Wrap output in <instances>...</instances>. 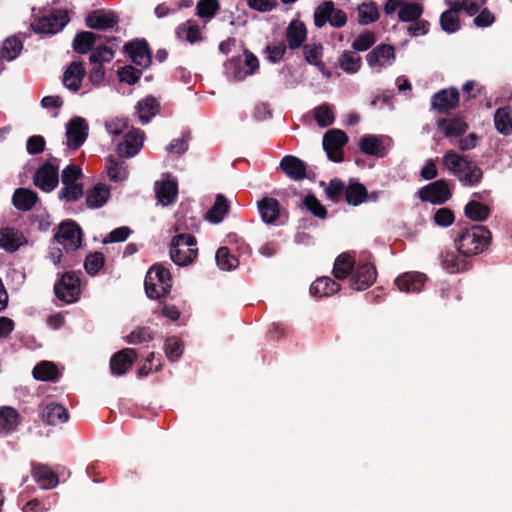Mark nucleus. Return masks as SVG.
<instances>
[{
	"label": "nucleus",
	"mask_w": 512,
	"mask_h": 512,
	"mask_svg": "<svg viewBox=\"0 0 512 512\" xmlns=\"http://www.w3.org/2000/svg\"><path fill=\"white\" fill-rule=\"evenodd\" d=\"M119 23V16L114 11L96 9L87 14L85 24L88 28L106 31L114 28Z\"/></svg>",
	"instance_id": "15"
},
{
	"label": "nucleus",
	"mask_w": 512,
	"mask_h": 512,
	"mask_svg": "<svg viewBox=\"0 0 512 512\" xmlns=\"http://www.w3.org/2000/svg\"><path fill=\"white\" fill-rule=\"evenodd\" d=\"M115 57V50L112 46H96L89 57L91 69L88 79L93 86L100 85L105 78L104 63L111 62Z\"/></svg>",
	"instance_id": "4"
},
{
	"label": "nucleus",
	"mask_w": 512,
	"mask_h": 512,
	"mask_svg": "<svg viewBox=\"0 0 512 512\" xmlns=\"http://www.w3.org/2000/svg\"><path fill=\"white\" fill-rule=\"evenodd\" d=\"M153 336L148 327H140L125 337L128 344H141L152 341Z\"/></svg>",
	"instance_id": "62"
},
{
	"label": "nucleus",
	"mask_w": 512,
	"mask_h": 512,
	"mask_svg": "<svg viewBox=\"0 0 512 512\" xmlns=\"http://www.w3.org/2000/svg\"><path fill=\"white\" fill-rule=\"evenodd\" d=\"M359 23L368 25L379 19V11L374 1L364 2L357 7Z\"/></svg>",
	"instance_id": "48"
},
{
	"label": "nucleus",
	"mask_w": 512,
	"mask_h": 512,
	"mask_svg": "<svg viewBox=\"0 0 512 512\" xmlns=\"http://www.w3.org/2000/svg\"><path fill=\"white\" fill-rule=\"evenodd\" d=\"M438 259L441 267L450 274L463 273L472 268L471 260L450 249L441 250Z\"/></svg>",
	"instance_id": "12"
},
{
	"label": "nucleus",
	"mask_w": 512,
	"mask_h": 512,
	"mask_svg": "<svg viewBox=\"0 0 512 512\" xmlns=\"http://www.w3.org/2000/svg\"><path fill=\"white\" fill-rule=\"evenodd\" d=\"M433 220L440 227H449L454 223L455 216L450 208L442 207L434 213Z\"/></svg>",
	"instance_id": "64"
},
{
	"label": "nucleus",
	"mask_w": 512,
	"mask_h": 512,
	"mask_svg": "<svg viewBox=\"0 0 512 512\" xmlns=\"http://www.w3.org/2000/svg\"><path fill=\"white\" fill-rule=\"evenodd\" d=\"M427 281V276L421 272H405L395 279L398 289L406 293L420 292Z\"/></svg>",
	"instance_id": "22"
},
{
	"label": "nucleus",
	"mask_w": 512,
	"mask_h": 512,
	"mask_svg": "<svg viewBox=\"0 0 512 512\" xmlns=\"http://www.w3.org/2000/svg\"><path fill=\"white\" fill-rule=\"evenodd\" d=\"M334 12V3L332 1H325L316 7L314 11V24L318 28H322L326 23H329L331 14Z\"/></svg>",
	"instance_id": "51"
},
{
	"label": "nucleus",
	"mask_w": 512,
	"mask_h": 512,
	"mask_svg": "<svg viewBox=\"0 0 512 512\" xmlns=\"http://www.w3.org/2000/svg\"><path fill=\"white\" fill-rule=\"evenodd\" d=\"M327 197L333 202H338L342 195L345 194V200L349 205H352V179L349 180L348 185L338 178L331 179L325 189Z\"/></svg>",
	"instance_id": "26"
},
{
	"label": "nucleus",
	"mask_w": 512,
	"mask_h": 512,
	"mask_svg": "<svg viewBox=\"0 0 512 512\" xmlns=\"http://www.w3.org/2000/svg\"><path fill=\"white\" fill-rule=\"evenodd\" d=\"M460 94L457 88L450 87L436 92L431 98V107L439 113H448L459 103Z\"/></svg>",
	"instance_id": "17"
},
{
	"label": "nucleus",
	"mask_w": 512,
	"mask_h": 512,
	"mask_svg": "<svg viewBox=\"0 0 512 512\" xmlns=\"http://www.w3.org/2000/svg\"><path fill=\"white\" fill-rule=\"evenodd\" d=\"M33 182L36 187L44 192H52L59 183L58 165L50 162L44 163L39 167L33 177Z\"/></svg>",
	"instance_id": "14"
},
{
	"label": "nucleus",
	"mask_w": 512,
	"mask_h": 512,
	"mask_svg": "<svg viewBox=\"0 0 512 512\" xmlns=\"http://www.w3.org/2000/svg\"><path fill=\"white\" fill-rule=\"evenodd\" d=\"M89 126L82 117L72 118L66 125L67 146L75 151L79 149L88 137Z\"/></svg>",
	"instance_id": "13"
},
{
	"label": "nucleus",
	"mask_w": 512,
	"mask_h": 512,
	"mask_svg": "<svg viewBox=\"0 0 512 512\" xmlns=\"http://www.w3.org/2000/svg\"><path fill=\"white\" fill-rule=\"evenodd\" d=\"M148 298L157 300L167 296L172 288V276L166 267L154 264L147 272L144 281Z\"/></svg>",
	"instance_id": "2"
},
{
	"label": "nucleus",
	"mask_w": 512,
	"mask_h": 512,
	"mask_svg": "<svg viewBox=\"0 0 512 512\" xmlns=\"http://www.w3.org/2000/svg\"><path fill=\"white\" fill-rule=\"evenodd\" d=\"M38 194L29 188H17L12 196V203L19 211H30L38 202Z\"/></svg>",
	"instance_id": "27"
},
{
	"label": "nucleus",
	"mask_w": 512,
	"mask_h": 512,
	"mask_svg": "<svg viewBox=\"0 0 512 512\" xmlns=\"http://www.w3.org/2000/svg\"><path fill=\"white\" fill-rule=\"evenodd\" d=\"M105 264V256L102 252L90 253L84 261V268L89 275H96Z\"/></svg>",
	"instance_id": "54"
},
{
	"label": "nucleus",
	"mask_w": 512,
	"mask_h": 512,
	"mask_svg": "<svg viewBox=\"0 0 512 512\" xmlns=\"http://www.w3.org/2000/svg\"><path fill=\"white\" fill-rule=\"evenodd\" d=\"M19 413L12 407L0 409V433L10 434L19 425Z\"/></svg>",
	"instance_id": "38"
},
{
	"label": "nucleus",
	"mask_w": 512,
	"mask_h": 512,
	"mask_svg": "<svg viewBox=\"0 0 512 512\" xmlns=\"http://www.w3.org/2000/svg\"><path fill=\"white\" fill-rule=\"evenodd\" d=\"M55 296L65 302H76L80 295V279L73 271L62 274L60 280L54 285Z\"/></svg>",
	"instance_id": "8"
},
{
	"label": "nucleus",
	"mask_w": 512,
	"mask_h": 512,
	"mask_svg": "<svg viewBox=\"0 0 512 512\" xmlns=\"http://www.w3.org/2000/svg\"><path fill=\"white\" fill-rule=\"evenodd\" d=\"M348 142L347 134L340 129H330L324 136L322 146L327 157L332 162H342L344 160L343 148Z\"/></svg>",
	"instance_id": "6"
},
{
	"label": "nucleus",
	"mask_w": 512,
	"mask_h": 512,
	"mask_svg": "<svg viewBox=\"0 0 512 512\" xmlns=\"http://www.w3.org/2000/svg\"><path fill=\"white\" fill-rule=\"evenodd\" d=\"M423 14V7L419 3H405L398 11V18L402 22H415Z\"/></svg>",
	"instance_id": "50"
},
{
	"label": "nucleus",
	"mask_w": 512,
	"mask_h": 512,
	"mask_svg": "<svg viewBox=\"0 0 512 512\" xmlns=\"http://www.w3.org/2000/svg\"><path fill=\"white\" fill-rule=\"evenodd\" d=\"M102 39V35L91 31H81L77 33L73 39V50L78 54H86L93 51L98 40Z\"/></svg>",
	"instance_id": "28"
},
{
	"label": "nucleus",
	"mask_w": 512,
	"mask_h": 512,
	"mask_svg": "<svg viewBox=\"0 0 512 512\" xmlns=\"http://www.w3.org/2000/svg\"><path fill=\"white\" fill-rule=\"evenodd\" d=\"M136 109L141 123L147 124L159 113L160 105L155 97L147 96L137 103Z\"/></svg>",
	"instance_id": "31"
},
{
	"label": "nucleus",
	"mask_w": 512,
	"mask_h": 512,
	"mask_svg": "<svg viewBox=\"0 0 512 512\" xmlns=\"http://www.w3.org/2000/svg\"><path fill=\"white\" fill-rule=\"evenodd\" d=\"M340 290V284L328 276L317 278L310 286V294L314 297H329Z\"/></svg>",
	"instance_id": "29"
},
{
	"label": "nucleus",
	"mask_w": 512,
	"mask_h": 512,
	"mask_svg": "<svg viewBox=\"0 0 512 512\" xmlns=\"http://www.w3.org/2000/svg\"><path fill=\"white\" fill-rule=\"evenodd\" d=\"M70 21L67 10L55 9L49 15L37 18L31 27L34 32L41 34H56Z\"/></svg>",
	"instance_id": "5"
},
{
	"label": "nucleus",
	"mask_w": 512,
	"mask_h": 512,
	"mask_svg": "<svg viewBox=\"0 0 512 512\" xmlns=\"http://www.w3.org/2000/svg\"><path fill=\"white\" fill-rule=\"evenodd\" d=\"M376 40V34L373 31L366 30L354 39V50L366 51L375 44Z\"/></svg>",
	"instance_id": "61"
},
{
	"label": "nucleus",
	"mask_w": 512,
	"mask_h": 512,
	"mask_svg": "<svg viewBox=\"0 0 512 512\" xmlns=\"http://www.w3.org/2000/svg\"><path fill=\"white\" fill-rule=\"evenodd\" d=\"M312 112L317 125L321 128L331 126L335 121V114L330 104L323 103L315 107Z\"/></svg>",
	"instance_id": "46"
},
{
	"label": "nucleus",
	"mask_w": 512,
	"mask_h": 512,
	"mask_svg": "<svg viewBox=\"0 0 512 512\" xmlns=\"http://www.w3.org/2000/svg\"><path fill=\"white\" fill-rule=\"evenodd\" d=\"M124 52L136 66L148 68L152 63L151 50L144 38H136L127 42L124 45Z\"/></svg>",
	"instance_id": "11"
},
{
	"label": "nucleus",
	"mask_w": 512,
	"mask_h": 512,
	"mask_svg": "<svg viewBox=\"0 0 512 512\" xmlns=\"http://www.w3.org/2000/svg\"><path fill=\"white\" fill-rule=\"evenodd\" d=\"M83 195V184L73 187H62L58 192L59 199L67 203L78 201Z\"/></svg>",
	"instance_id": "59"
},
{
	"label": "nucleus",
	"mask_w": 512,
	"mask_h": 512,
	"mask_svg": "<svg viewBox=\"0 0 512 512\" xmlns=\"http://www.w3.org/2000/svg\"><path fill=\"white\" fill-rule=\"evenodd\" d=\"M33 377L40 381H56L59 378V371L52 362L42 361L32 371Z\"/></svg>",
	"instance_id": "43"
},
{
	"label": "nucleus",
	"mask_w": 512,
	"mask_h": 512,
	"mask_svg": "<svg viewBox=\"0 0 512 512\" xmlns=\"http://www.w3.org/2000/svg\"><path fill=\"white\" fill-rule=\"evenodd\" d=\"M383 136L366 134L359 140L358 146L362 153L383 158L387 155L388 149L382 142Z\"/></svg>",
	"instance_id": "23"
},
{
	"label": "nucleus",
	"mask_w": 512,
	"mask_h": 512,
	"mask_svg": "<svg viewBox=\"0 0 512 512\" xmlns=\"http://www.w3.org/2000/svg\"><path fill=\"white\" fill-rule=\"evenodd\" d=\"M22 234L13 230H7L1 234L0 247L7 252L13 253L17 251L21 245Z\"/></svg>",
	"instance_id": "52"
},
{
	"label": "nucleus",
	"mask_w": 512,
	"mask_h": 512,
	"mask_svg": "<svg viewBox=\"0 0 512 512\" xmlns=\"http://www.w3.org/2000/svg\"><path fill=\"white\" fill-rule=\"evenodd\" d=\"M22 48L23 44L17 37H8L1 45L0 59L7 61L16 59Z\"/></svg>",
	"instance_id": "47"
},
{
	"label": "nucleus",
	"mask_w": 512,
	"mask_h": 512,
	"mask_svg": "<svg viewBox=\"0 0 512 512\" xmlns=\"http://www.w3.org/2000/svg\"><path fill=\"white\" fill-rule=\"evenodd\" d=\"M258 210L265 223L272 224L279 218V202L275 198L265 197L260 200Z\"/></svg>",
	"instance_id": "33"
},
{
	"label": "nucleus",
	"mask_w": 512,
	"mask_h": 512,
	"mask_svg": "<svg viewBox=\"0 0 512 512\" xmlns=\"http://www.w3.org/2000/svg\"><path fill=\"white\" fill-rule=\"evenodd\" d=\"M164 348L167 358L171 361H177L183 353V344L176 337L168 338Z\"/></svg>",
	"instance_id": "63"
},
{
	"label": "nucleus",
	"mask_w": 512,
	"mask_h": 512,
	"mask_svg": "<svg viewBox=\"0 0 512 512\" xmlns=\"http://www.w3.org/2000/svg\"><path fill=\"white\" fill-rule=\"evenodd\" d=\"M307 37L305 24L300 20H292L286 28L285 38L292 50L300 48Z\"/></svg>",
	"instance_id": "25"
},
{
	"label": "nucleus",
	"mask_w": 512,
	"mask_h": 512,
	"mask_svg": "<svg viewBox=\"0 0 512 512\" xmlns=\"http://www.w3.org/2000/svg\"><path fill=\"white\" fill-rule=\"evenodd\" d=\"M303 204L314 216L320 219H325L327 217L326 208L313 194L306 195L303 200Z\"/></svg>",
	"instance_id": "58"
},
{
	"label": "nucleus",
	"mask_w": 512,
	"mask_h": 512,
	"mask_svg": "<svg viewBox=\"0 0 512 512\" xmlns=\"http://www.w3.org/2000/svg\"><path fill=\"white\" fill-rule=\"evenodd\" d=\"M456 251L468 259L486 251L492 242V233L483 225H457L453 230Z\"/></svg>",
	"instance_id": "1"
},
{
	"label": "nucleus",
	"mask_w": 512,
	"mask_h": 512,
	"mask_svg": "<svg viewBox=\"0 0 512 512\" xmlns=\"http://www.w3.org/2000/svg\"><path fill=\"white\" fill-rule=\"evenodd\" d=\"M144 133L140 129H132L125 134L123 140L117 145L116 151L120 158H132L143 147Z\"/></svg>",
	"instance_id": "16"
},
{
	"label": "nucleus",
	"mask_w": 512,
	"mask_h": 512,
	"mask_svg": "<svg viewBox=\"0 0 512 512\" xmlns=\"http://www.w3.org/2000/svg\"><path fill=\"white\" fill-rule=\"evenodd\" d=\"M464 214L474 222H483L490 216V209L485 204L470 200L464 207Z\"/></svg>",
	"instance_id": "41"
},
{
	"label": "nucleus",
	"mask_w": 512,
	"mask_h": 512,
	"mask_svg": "<svg viewBox=\"0 0 512 512\" xmlns=\"http://www.w3.org/2000/svg\"><path fill=\"white\" fill-rule=\"evenodd\" d=\"M381 59H395V49L392 45L380 44L376 46L372 51H370L366 56V60L371 67L381 65Z\"/></svg>",
	"instance_id": "39"
},
{
	"label": "nucleus",
	"mask_w": 512,
	"mask_h": 512,
	"mask_svg": "<svg viewBox=\"0 0 512 512\" xmlns=\"http://www.w3.org/2000/svg\"><path fill=\"white\" fill-rule=\"evenodd\" d=\"M136 358V351L124 348L116 352L110 359V370L113 375L121 376L128 372Z\"/></svg>",
	"instance_id": "20"
},
{
	"label": "nucleus",
	"mask_w": 512,
	"mask_h": 512,
	"mask_svg": "<svg viewBox=\"0 0 512 512\" xmlns=\"http://www.w3.org/2000/svg\"><path fill=\"white\" fill-rule=\"evenodd\" d=\"M379 194L377 191L369 193L360 182H354V207L365 202H376Z\"/></svg>",
	"instance_id": "55"
},
{
	"label": "nucleus",
	"mask_w": 512,
	"mask_h": 512,
	"mask_svg": "<svg viewBox=\"0 0 512 512\" xmlns=\"http://www.w3.org/2000/svg\"><path fill=\"white\" fill-rule=\"evenodd\" d=\"M439 23L441 29L446 33H455L461 28L459 15L452 14L445 10L440 15Z\"/></svg>",
	"instance_id": "56"
},
{
	"label": "nucleus",
	"mask_w": 512,
	"mask_h": 512,
	"mask_svg": "<svg viewBox=\"0 0 512 512\" xmlns=\"http://www.w3.org/2000/svg\"><path fill=\"white\" fill-rule=\"evenodd\" d=\"M178 195V186L175 181H163L159 187H156V196L160 203L169 205L173 203Z\"/></svg>",
	"instance_id": "44"
},
{
	"label": "nucleus",
	"mask_w": 512,
	"mask_h": 512,
	"mask_svg": "<svg viewBox=\"0 0 512 512\" xmlns=\"http://www.w3.org/2000/svg\"><path fill=\"white\" fill-rule=\"evenodd\" d=\"M220 9L217 0H200L196 5V15L200 18L210 20Z\"/></svg>",
	"instance_id": "53"
},
{
	"label": "nucleus",
	"mask_w": 512,
	"mask_h": 512,
	"mask_svg": "<svg viewBox=\"0 0 512 512\" xmlns=\"http://www.w3.org/2000/svg\"><path fill=\"white\" fill-rule=\"evenodd\" d=\"M438 128L446 138H457L465 134L469 128L462 117L443 118L438 120Z\"/></svg>",
	"instance_id": "24"
},
{
	"label": "nucleus",
	"mask_w": 512,
	"mask_h": 512,
	"mask_svg": "<svg viewBox=\"0 0 512 512\" xmlns=\"http://www.w3.org/2000/svg\"><path fill=\"white\" fill-rule=\"evenodd\" d=\"M39 414L42 421L47 425H58L68 421L69 412L61 404L50 402L39 406Z\"/></svg>",
	"instance_id": "19"
},
{
	"label": "nucleus",
	"mask_w": 512,
	"mask_h": 512,
	"mask_svg": "<svg viewBox=\"0 0 512 512\" xmlns=\"http://www.w3.org/2000/svg\"><path fill=\"white\" fill-rule=\"evenodd\" d=\"M169 254L178 266L191 264L198 255L196 237L186 233L175 235L171 240Z\"/></svg>",
	"instance_id": "3"
},
{
	"label": "nucleus",
	"mask_w": 512,
	"mask_h": 512,
	"mask_svg": "<svg viewBox=\"0 0 512 512\" xmlns=\"http://www.w3.org/2000/svg\"><path fill=\"white\" fill-rule=\"evenodd\" d=\"M110 191L106 185L98 183L94 185L86 195V205L91 209L100 208L106 204Z\"/></svg>",
	"instance_id": "32"
},
{
	"label": "nucleus",
	"mask_w": 512,
	"mask_h": 512,
	"mask_svg": "<svg viewBox=\"0 0 512 512\" xmlns=\"http://www.w3.org/2000/svg\"><path fill=\"white\" fill-rule=\"evenodd\" d=\"M323 47L320 43L303 45L305 60L311 65H318L322 57Z\"/></svg>",
	"instance_id": "60"
},
{
	"label": "nucleus",
	"mask_w": 512,
	"mask_h": 512,
	"mask_svg": "<svg viewBox=\"0 0 512 512\" xmlns=\"http://www.w3.org/2000/svg\"><path fill=\"white\" fill-rule=\"evenodd\" d=\"M117 75L121 82H125L129 85H134L141 78L142 71L135 68L132 65H125L118 69Z\"/></svg>",
	"instance_id": "57"
},
{
	"label": "nucleus",
	"mask_w": 512,
	"mask_h": 512,
	"mask_svg": "<svg viewBox=\"0 0 512 512\" xmlns=\"http://www.w3.org/2000/svg\"><path fill=\"white\" fill-rule=\"evenodd\" d=\"M417 194L422 202H429L434 205L444 204L452 197L448 183L444 179L423 186Z\"/></svg>",
	"instance_id": "10"
},
{
	"label": "nucleus",
	"mask_w": 512,
	"mask_h": 512,
	"mask_svg": "<svg viewBox=\"0 0 512 512\" xmlns=\"http://www.w3.org/2000/svg\"><path fill=\"white\" fill-rule=\"evenodd\" d=\"M494 125L502 135L508 136L512 133V109L509 106L500 107L495 111Z\"/></svg>",
	"instance_id": "34"
},
{
	"label": "nucleus",
	"mask_w": 512,
	"mask_h": 512,
	"mask_svg": "<svg viewBox=\"0 0 512 512\" xmlns=\"http://www.w3.org/2000/svg\"><path fill=\"white\" fill-rule=\"evenodd\" d=\"M444 166L457 176L464 165H467V157L457 154L454 150H448L442 158Z\"/></svg>",
	"instance_id": "49"
},
{
	"label": "nucleus",
	"mask_w": 512,
	"mask_h": 512,
	"mask_svg": "<svg viewBox=\"0 0 512 512\" xmlns=\"http://www.w3.org/2000/svg\"><path fill=\"white\" fill-rule=\"evenodd\" d=\"M333 276L337 280H344L352 273V253L350 251L340 254L334 262Z\"/></svg>",
	"instance_id": "37"
},
{
	"label": "nucleus",
	"mask_w": 512,
	"mask_h": 512,
	"mask_svg": "<svg viewBox=\"0 0 512 512\" xmlns=\"http://www.w3.org/2000/svg\"><path fill=\"white\" fill-rule=\"evenodd\" d=\"M229 212V204L226 197L218 194L212 207L206 213V219L211 223H220Z\"/></svg>",
	"instance_id": "40"
},
{
	"label": "nucleus",
	"mask_w": 512,
	"mask_h": 512,
	"mask_svg": "<svg viewBox=\"0 0 512 512\" xmlns=\"http://www.w3.org/2000/svg\"><path fill=\"white\" fill-rule=\"evenodd\" d=\"M107 174L111 181L121 182L127 179L128 170L125 162L119 161L113 156L106 159Z\"/></svg>",
	"instance_id": "42"
},
{
	"label": "nucleus",
	"mask_w": 512,
	"mask_h": 512,
	"mask_svg": "<svg viewBox=\"0 0 512 512\" xmlns=\"http://www.w3.org/2000/svg\"><path fill=\"white\" fill-rule=\"evenodd\" d=\"M86 74L87 72L83 62L73 61L65 69L62 77V83L65 88L76 93L80 90L82 81Z\"/></svg>",
	"instance_id": "18"
},
{
	"label": "nucleus",
	"mask_w": 512,
	"mask_h": 512,
	"mask_svg": "<svg viewBox=\"0 0 512 512\" xmlns=\"http://www.w3.org/2000/svg\"><path fill=\"white\" fill-rule=\"evenodd\" d=\"M176 34L180 38H184L187 42L193 44L203 39L200 27L196 20L189 19L184 23H181L176 28Z\"/></svg>",
	"instance_id": "35"
},
{
	"label": "nucleus",
	"mask_w": 512,
	"mask_h": 512,
	"mask_svg": "<svg viewBox=\"0 0 512 512\" xmlns=\"http://www.w3.org/2000/svg\"><path fill=\"white\" fill-rule=\"evenodd\" d=\"M32 476L42 489H51L58 484L57 474L45 465H33Z\"/></svg>",
	"instance_id": "30"
},
{
	"label": "nucleus",
	"mask_w": 512,
	"mask_h": 512,
	"mask_svg": "<svg viewBox=\"0 0 512 512\" xmlns=\"http://www.w3.org/2000/svg\"><path fill=\"white\" fill-rule=\"evenodd\" d=\"M215 258L217 266L223 271H231L239 266L238 258L226 246L218 248Z\"/></svg>",
	"instance_id": "45"
},
{
	"label": "nucleus",
	"mask_w": 512,
	"mask_h": 512,
	"mask_svg": "<svg viewBox=\"0 0 512 512\" xmlns=\"http://www.w3.org/2000/svg\"><path fill=\"white\" fill-rule=\"evenodd\" d=\"M483 177V171L474 162L468 160L467 165H464L457 178L465 186H474L478 184Z\"/></svg>",
	"instance_id": "36"
},
{
	"label": "nucleus",
	"mask_w": 512,
	"mask_h": 512,
	"mask_svg": "<svg viewBox=\"0 0 512 512\" xmlns=\"http://www.w3.org/2000/svg\"><path fill=\"white\" fill-rule=\"evenodd\" d=\"M279 166L283 173L293 181H301L306 178L307 165L296 156H284Z\"/></svg>",
	"instance_id": "21"
},
{
	"label": "nucleus",
	"mask_w": 512,
	"mask_h": 512,
	"mask_svg": "<svg viewBox=\"0 0 512 512\" xmlns=\"http://www.w3.org/2000/svg\"><path fill=\"white\" fill-rule=\"evenodd\" d=\"M57 243L63 245L65 250H77L82 242V230L73 220H64L58 226V231L54 235Z\"/></svg>",
	"instance_id": "9"
},
{
	"label": "nucleus",
	"mask_w": 512,
	"mask_h": 512,
	"mask_svg": "<svg viewBox=\"0 0 512 512\" xmlns=\"http://www.w3.org/2000/svg\"><path fill=\"white\" fill-rule=\"evenodd\" d=\"M371 258V253H363L358 266H354V290H366L376 281L377 270L374 263L370 261ZM355 264L356 260L354 259Z\"/></svg>",
	"instance_id": "7"
}]
</instances>
